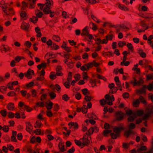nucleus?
Listing matches in <instances>:
<instances>
[{
  "label": "nucleus",
  "mask_w": 153,
  "mask_h": 153,
  "mask_svg": "<svg viewBox=\"0 0 153 153\" xmlns=\"http://www.w3.org/2000/svg\"><path fill=\"white\" fill-rule=\"evenodd\" d=\"M48 1L46 4V6L45 8V9H43V11L44 13L46 14H50V16L51 17H53L54 16L55 13L54 11H52L51 10V6L53 4V2L52 0H50Z\"/></svg>",
  "instance_id": "f257e3e1"
},
{
  "label": "nucleus",
  "mask_w": 153,
  "mask_h": 153,
  "mask_svg": "<svg viewBox=\"0 0 153 153\" xmlns=\"http://www.w3.org/2000/svg\"><path fill=\"white\" fill-rule=\"evenodd\" d=\"M144 78L142 76H140L139 78V80L137 81V79L135 77L134 78L133 80L131 81L130 83L131 84H133V86H135L136 85L140 86L141 84H143L144 82Z\"/></svg>",
  "instance_id": "f03ea898"
},
{
  "label": "nucleus",
  "mask_w": 153,
  "mask_h": 153,
  "mask_svg": "<svg viewBox=\"0 0 153 153\" xmlns=\"http://www.w3.org/2000/svg\"><path fill=\"white\" fill-rule=\"evenodd\" d=\"M115 116L116 120L120 121L123 119L124 115L121 111H117L115 112Z\"/></svg>",
  "instance_id": "7ed1b4c3"
},
{
  "label": "nucleus",
  "mask_w": 153,
  "mask_h": 153,
  "mask_svg": "<svg viewBox=\"0 0 153 153\" xmlns=\"http://www.w3.org/2000/svg\"><path fill=\"white\" fill-rule=\"evenodd\" d=\"M36 0H27L28 7L29 9L34 8L35 7Z\"/></svg>",
  "instance_id": "20e7f679"
},
{
  "label": "nucleus",
  "mask_w": 153,
  "mask_h": 153,
  "mask_svg": "<svg viewBox=\"0 0 153 153\" xmlns=\"http://www.w3.org/2000/svg\"><path fill=\"white\" fill-rule=\"evenodd\" d=\"M34 74L33 71L30 68L28 70L27 73L25 74V76L28 79H30L32 77V76Z\"/></svg>",
  "instance_id": "39448f33"
},
{
  "label": "nucleus",
  "mask_w": 153,
  "mask_h": 153,
  "mask_svg": "<svg viewBox=\"0 0 153 153\" xmlns=\"http://www.w3.org/2000/svg\"><path fill=\"white\" fill-rule=\"evenodd\" d=\"M25 126L26 130L29 133H30L33 129V126L30 122H25Z\"/></svg>",
  "instance_id": "423d86ee"
},
{
  "label": "nucleus",
  "mask_w": 153,
  "mask_h": 153,
  "mask_svg": "<svg viewBox=\"0 0 153 153\" xmlns=\"http://www.w3.org/2000/svg\"><path fill=\"white\" fill-rule=\"evenodd\" d=\"M69 128L73 129H72L75 130L77 129L78 128V125L77 123L73 122H70L68 124Z\"/></svg>",
  "instance_id": "0eeeda50"
},
{
  "label": "nucleus",
  "mask_w": 153,
  "mask_h": 153,
  "mask_svg": "<svg viewBox=\"0 0 153 153\" xmlns=\"http://www.w3.org/2000/svg\"><path fill=\"white\" fill-rule=\"evenodd\" d=\"M30 26V25L27 23H22L21 26V28L26 31L28 32L29 31V28Z\"/></svg>",
  "instance_id": "6e6552de"
},
{
  "label": "nucleus",
  "mask_w": 153,
  "mask_h": 153,
  "mask_svg": "<svg viewBox=\"0 0 153 153\" xmlns=\"http://www.w3.org/2000/svg\"><path fill=\"white\" fill-rule=\"evenodd\" d=\"M146 86L145 85H143V87L140 89L136 90V93L137 94H141L146 93Z\"/></svg>",
  "instance_id": "1a4fd4ad"
},
{
  "label": "nucleus",
  "mask_w": 153,
  "mask_h": 153,
  "mask_svg": "<svg viewBox=\"0 0 153 153\" xmlns=\"http://www.w3.org/2000/svg\"><path fill=\"white\" fill-rule=\"evenodd\" d=\"M89 33V28L88 26H86L82 30L81 35L82 36L87 35Z\"/></svg>",
  "instance_id": "9d476101"
},
{
  "label": "nucleus",
  "mask_w": 153,
  "mask_h": 153,
  "mask_svg": "<svg viewBox=\"0 0 153 153\" xmlns=\"http://www.w3.org/2000/svg\"><path fill=\"white\" fill-rule=\"evenodd\" d=\"M124 129V128L123 127H115L113 128V131L115 133L119 134V133L122 130Z\"/></svg>",
  "instance_id": "9b49d317"
},
{
  "label": "nucleus",
  "mask_w": 153,
  "mask_h": 153,
  "mask_svg": "<svg viewBox=\"0 0 153 153\" xmlns=\"http://www.w3.org/2000/svg\"><path fill=\"white\" fill-rule=\"evenodd\" d=\"M82 140L83 143L82 144L83 146H87L90 143L89 140L88 139L87 137H83L82 139H81Z\"/></svg>",
  "instance_id": "f8f14e48"
},
{
  "label": "nucleus",
  "mask_w": 153,
  "mask_h": 153,
  "mask_svg": "<svg viewBox=\"0 0 153 153\" xmlns=\"http://www.w3.org/2000/svg\"><path fill=\"white\" fill-rule=\"evenodd\" d=\"M152 112V110L151 109H149L148 113L145 114L143 117L142 118V120H147L150 116V114Z\"/></svg>",
  "instance_id": "ddd939ff"
},
{
  "label": "nucleus",
  "mask_w": 153,
  "mask_h": 153,
  "mask_svg": "<svg viewBox=\"0 0 153 153\" xmlns=\"http://www.w3.org/2000/svg\"><path fill=\"white\" fill-rule=\"evenodd\" d=\"M0 48L2 52H3V51L4 52H6L10 50L9 48L7 46L5 45H1Z\"/></svg>",
  "instance_id": "4468645a"
},
{
  "label": "nucleus",
  "mask_w": 153,
  "mask_h": 153,
  "mask_svg": "<svg viewBox=\"0 0 153 153\" xmlns=\"http://www.w3.org/2000/svg\"><path fill=\"white\" fill-rule=\"evenodd\" d=\"M58 147L60 151L62 152H63L66 151V149L65 148V146L63 143L59 142L58 144Z\"/></svg>",
  "instance_id": "2eb2a0df"
},
{
  "label": "nucleus",
  "mask_w": 153,
  "mask_h": 153,
  "mask_svg": "<svg viewBox=\"0 0 153 153\" xmlns=\"http://www.w3.org/2000/svg\"><path fill=\"white\" fill-rule=\"evenodd\" d=\"M2 10L4 12L6 13V15H8L9 13H8V8L7 7V4H5L3 5L2 6Z\"/></svg>",
  "instance_id": "dca6fc26"
},
{
  "label": "nucleus",
  "mask_w": 153,
  "mask_h": 153,
  "mask_svg": "<svg viewBox=\"0 0 153 153\" xmlns=\"http://www.w3.org/2000/svg\"><path fill=\"white\" fill-rule=\"evenodd\" d=\"M88 118L89 119L95 120L98 119V117L97 116L93 113L89 114H88Z\"/></svg>",
  "instance_id": "f3484780"
},
{
  "label": "nucleus",
  "mask_w": 153,
  "mask_h": 153,
  "mask_svg": "<svg viewBox=\"0 0 153 153\" xmlns=\"http://www.w3.org/2000/svg\"><path fill=\"white\" fill-rule=\"evenodd\" d=\"M42 126V123L40 120H37L34 124V127L35 128H39Z\"/></svg>",
  "instance_id": "a211bd4d"
},
{
  "label": "nucleus",
  "mask_w": 153,
  "mask_h": 153,
  "mask_svg": "<svg viewBox=\"0 0 153 153\" xmlns=\"http://www.w3.org/2000/svg\"><path fill=\"white\" fill-rule=\"evenodd\" d=\"M7 108L9 110L12 111L14 108V104L13 103H9L7 104Z\"/></svg>",
  "instance_id": "6ab92c4d"
},
{
  "label": "nucleus",
  "mask_w": 153,
  "mask_h": 153,
  "mask_svg": "<svg viewBox=\"0 0 153 153\" xmlns=\"http://www.w3.org/2000/svg\"><path fill=\"white\" fill-rule=\"evenodd\" d=\"M35 31L37 33L36 36L38 37H40L42 36V33L39 28L38 27H36L35 28Z\"/></svg>",
  "instance_id": "aec40b11"
},
{
  "label": "nucleus",
  "mask_w": 153,
  "mask_h": 153,
  "mask_svg": "<svg viewBox=\"0 0 153 153\" xmlns=\"http://www.w3.org/2000/svg\"><path fill=\"white\" fill-rule=\"evenodd\" d=\"M89 26L91 28L94 30H96L97 29V25L94 23L91 22L89 23Z\"/></svg>",
  "instance_id": "412c9836"
},
{
  "label": "nucleus",
  "mask_w": 153,
  "mask_h": 153,
  "mask_svg": "<svg viewBox=\"0 0 153 153\" xmlns=\"http://www.w3.org/2000/svg\"><path fill=\"white\" fill-rule=\"evenodd\" d=\"M33 132L37 135H43L44 134V131H42V132L41 129H37L34 130Z\"/></svg>",
  "instance_id": "4be33fe9"
},
{
  "label": "nucleus",
  "mask_w": 153,
  "mask_h": 153,
  "mask_svg": "<svg viewBox=\"0 0 153 153\" xmlns=\"http://www.w3.org/2000/svg\"><path fill=\"white\" fill-rule=\"evenodd\" d=\"M138 99H139V100L140 101V102L141 103L144 105L146 104L147 103L146 99L142 96H140L139 97V98Z\"/></svg>",
  "instance_id": "5701e85b"
},
{
  "label": "nucleus",
  "mask_w": 153,
  "mask_h": 153,
  "mask_svg": "<svg viewBox=\"0 0 153 153\" xmlns=\"http://www.w3.org/2000/svg\"><path fill=\"white\" fill-rule=\"evenodd\" d=\"M131 134H134V132L131 130L129 129L125 132L124 135L126 138H128L129 135Z\"/></svg>",
  "instance_id": "b1692460"
},
{
  "label": "nucleus",
  "mask_w": 153,
  "mask_h": 153,
  "mask_svg": "<svg viewBox=\"0 0 153 153\" xmlns=\"http://www.w3.org/2000/svg\"><path fill=\"white\" fill-rule=\"evenodd\" d=\"M53 39L55 41L59 42L61 40V39L59 36L58 35H54L52 36Z\"/></svg>",
  "instance_id": "393cba45"
},
{
  "label": "nucleus",
  "mask_w": 153,
  "mask_h": 153,
  "mask_svg": "<svg viewBox=\"0 0 153 153\" xmlns=\"http://www.w3.org/2000/svg\"><path fill=\"white\" fill-rule=\"evenodd\" d=\"M47 66L46 63L45 62L42 63L41 64L38 65L37 68L39 70H41L42 68H46Z\"/></svg>",
  "instance_id": "a878e982"
},
{
  "label": "nucleus",
  "mask_w": 153,
  "mask_h": 153,
  "mask_svg": "<svg viewBox=\"0 0 153 153\" xmlns=\"http://www.w3.org/2000/svg\"><path fill=\"white\" fill-rule=\"evenodd\" d=\"M140 103V101L139 100V99H137L133 102L132 105L134 107H138L139 106Z\"/></svg>",
  "instance_id": "bb28decb"
},
{
  "label": "nucleus",
  "mask_w": 153,
  "mask_h": 153,
  "mask_svg": "<svg viewBox=\"0 0 153 153\" xmlns=\"http://www.w3.org/2000/svg\"><path fill=\"white\" fill-rule=\"evenodd\" d=\"M48 1L50 0H46V2L45 4H41L40 3H39L37 4L38 6L40 7V9L41 10H42L44 8V9H45V7H47L46 6V4Z\"/></svg>",
  "instance_id": "cd10ccee"
},
{
  "label": "nucleus",
  "mask_w": 153,
  "mask_h": 153,
  "mask_svg": "<svg viewBox=\"0 0 153 153\" xmlns=\"http://www.w3.org/2000/svg\"><path fill=\"white\" fill-rule=\"evenodd\" d=\"M104 56H108L109 57L111 56H113L114 54V53H113L111 51H109L108 52H105L103 53Z\"/></svg>",
  "instance_id": "c85d7f7f"
},
{
  "label": "nucleus",
  "mask_w": 153,
  "mask_h": 153,
  "mask_svg": "<svg viewBox=\"0 0 153 153\" xmlns=\"http://www.w3.org/2000/svg\"><path fill=\"white\" fill-rule=\"evenodd\" d=\"M53 103L51 102H50L47 105H46V107L48 110H50L52 108Z\"/></svg>",
  "instance_id": "c756f323"
},
{
  "label": "nucleus",
  "mask_w": 153,
  "mask_h": 153,
  "mask_svg": "<svg viewBox=\"0 0 153 153\" xmlns=\"http://www.w3.org/2000/svg\"><path fill=\"white\" fill-rule=\"evenodd\" d=\"M22 7L21 8L22 10H25V8L28 7V4H27V2H26L24 1H23L22 2Z\"/></svg>",
  "instance_id": "7c9ffc66"
},
{
  "label": "nucleus",
  "mask_w": 153,
  "mask_h": 153,
  "mask_svg": "<svg viewBox=\"0 0 153 153\" xmlns=\"http://www.w3.org/2000/svg\"><path fill=\"white\" fill-rule=\"evenodd\" d=\"M30 21L33 23H36L37 21L38 20V19L37 17L35 16H33L32 18L30 19Z\"/></svg>",
  "instance_id": "2f4dec72"
},
{
  "label": "nucleus",
  "mask_w": 153,
  "mask_h": 153,
  "mask_svg": "<svg viewBox=\"0 0 153 153\" xmlns=\"http://www.w3.org/2000/svg\"><path fill=\"white\" fill-rule=\"evenodd\" d=\"M45 106V103L42 102H38L36 103V107H43Z\"/></svg>",
  "instance_id": "473e14b6"
},
{
  "label": "nucleus",
  "mask_w": 153,
  "mask_h": 153,
  "mask_svg": "<svg viewBox=\"0 0 153 153\" xmlns=\"http://www.w3.org/2000/svg\"><path fill=\"white\" fill-rule=\"evenodd\" d=\"M118 89L116 87H114L112 89L110 90L109 91V94H112L116 92Z\"/></svg>",
  "instance_id": "72a5a7b5"
},
{
  "label": "nucleus",
  "mask_w": 153,
  "mask_h": 153,
  "mask_svg": "<svg viewBox=\"0 0 153 153\" xmlns=\"http://www.w3.org/2000/svg\"><path fill=\"white\" fill-rule=\"evenodd\" d=\"M8 10V13L9 14L7 15L10 14L11 15H14L15 12L12 8H9Z\"/></svg>",
  "instance_id": "f704fd0d"
},
{
  "label": "nucleus",
  "mask_w": 153,
  "mask_h": 153,
  "mask_svg": "<svg viewBox=\"0 0 153 153\" xmlns=\"http://www.w3.org/2000/svg\"><path fill=\"white\" fill-rule=\"evenodd\" d=\"M136 114L138 117H140L144 114V112L142 110H138L136 111Z\"/></svg>",
  "instance_id": "c9c22d12"
},
{
  "label": "nucleus",
  "mask_w": 153,
  "mask_h": 153,
  "mask_svg": "<svg viewBox=\"0 0 153 153\" xmlns=\"http://www.w3.org/2000/svg\"><path fill=\"white\" fill-rule=\"evenodd\" d=\"M146 77L147 80H153V74H150L146 75Z\"/></svg>",
  "instance_id": "e433bc0d"
},
{
  "label": "nucleus",
  "mask_w": 153,
  "mask_h": 153,
  "mask_svg": "<svg viewBox=\"0 0 153 153\" xmlns=\"http://www.w3.org/2000/svg\"><path fill=\"white\" fill-rule=\"evenodd\" d=\"M49 95L52 99H54L56 97V94L53 92L49 93Z\"/></svg>",
  "instance_id": "4c0bfd02"
},
{
  "label": "nucleus",
  "mask_w": 153,
  "mask_h": 153,
  "mask_svg": "<svg viewBox=\"0 0 153 153\" xmlns=\"http://www.w3.org/2000/svg\"><path fill=\"white\" fill-rule=\"evenodd\" d=\"M118 7L120 9L123 10L125 11H127L128 10V9L127 7H125L124 5L122 4H119L118 6Z\"/></svg>",
  "instance_id": "58836bf2"
},
{
  "label": "nucleus",
  "mask_w": 153,
  "mask_h": 153,
  "mask_svg": "<svg viewBox=\"0 0 153 153\" xmlns=\"http://www.w3.org/2000/svg\"><path fill=\"white\" fill-rule=\"evenodd\" d=\"M147 149V148L145 146H141L140 148L138 149L137 152H141V151H145Z\"/></svg>",
  "instance_id": "ea45409f"
},
{
  "label": "nucleus",
  "mask_w": 153,
  "mask_h": 153,
  "mask_svg": "<svg viewBox=\"0 0 153 153\" xmlns=\"http://www.w3.org/2000/svg\"><path fill=\"white\" fill-rule=\"evenodd\" d=\"M24 108L26 110L27 112H30L33 110L32 108L26 105H24Z\"/></svg>",
  "instance_id": "a19ab883"
},
{
  "label": "nucleus",
  "mask_w": 153,
  "mask_h": 153,
  "mask_svg": "<svg viewBox=\"0 0 153 153\" xmlns=\"http://www.w3.org/2000/svg\"><path fill=\"white\" fill-rule=\"evenodd\" d=\"M93 99V97H92L88 95L85 96L84 98L85 100L86 101H90Z\"/></svg>",
  "instance_id": "79ce46f5"
},
{
  "label": "nucleus",
  "mask_w": 153,
  "mask_h": 153,
  "mask_svg": "<svg viewBox=\"0 0 153 153\" xmlns=\"http://www.w3.org/2000/svg\"><path fill=\"white\" fill-rule=\"evenodd\" d=\"M74 142L76 144L79 146L80 147L81 146H82V148L83 147L82 143H81V142L79 141L76 140H74Z\"/></svg>",
  "instance_id": "37998d69"
},
{
  "label": "nucleus",
  "mask_w": 153,
  "mask_h": 153,
  "mask_svg": "<svg viewBox=\"0 0 153 153\" xmlns=\"http://www.w3.org/2000/svg\"><path fill=\"white\" fill-rule=\"evenodd\" d=\"M62 99L65 101H67L69 100L70 98L66 94H64L62 97Z\"/></svg>",
  "instance_id": "c03bdc74"
},
{
  "label": "nucleus",
  "mask_w": 153,
  "mask_h": 153,
  "mask_svg": "<svg viewBox=\"0 0 153 153\" xmlns=\"http://www.w3.org/2000/svg\"><path fill=\"white\" fill-rule=\"evenodd\" d=\"M96 77L98 79H102L104 81H105L107 80V79L105 77L103 76H101L99 74H97Z\"/></svg>",
  "instance_id": "a18cd8bd"
},
{
  "label": "nucleus",
  "mask_w": 153,
  "mask_h": 153,
  "mask_svg": "<svg viewBox=\"0 0 153 153\" xmlns=\"http://www.w3.org/2000/svg\"><path fill=\"white\" fill-rule=\"evenodd\" d=\"M72 80V72H69L68 74L67 80L68 81L71 82Z\"/></svg>",
  "instance_id": "49530a36"
},
{
  "label": "nucleus",
  "mask_w": 153,
  "mask_h": 153,
  "mask_svg": "<svg viewBox=\"0 0 153 153\" xmlns=\"http://www.w3.org/2000/svg\"><path fill=\"white\" fill-rule=\"evenodd\" d=\"M54 72H51L50 76L49 77L51 79L53 80L55 79L56 77V74H52V73H53Z\"/></svg>",
  "instance_id": "de8ad7c7"
},
{
  "label": "nucleus",
  "mask_w": 153,
  "mask_h": 153,
  "mask_svg": "<svg viewBox=\"0 0 153 153\" xmlns=\"http://www.w3.org/2000/svg\"><path fill=\"white\" fill-rule=\"evenodd\" d=\"M2 129L4 132H7L9 131V128L8 126L5 125L2 127Z\"/></svg>",
  "instance_id": "09e8293b"
},
{
  "label": "nucleus",
  "mask_w": 153,
  "mask_h": 153,
  "mask_svg": "<svg viewBox=\"0 0 153 153\" xmlns=\"http://www.w3.org/2000/svg\"><path fill=\"white\" fill-rule=\"evenodd\" d=\"M119 136V134L117 133L115 134L114 133H111V137L113 139H116L117 136Z\"/></svg>",
  "instance_id": "8fccbe9b"
},
{
  "label": "nucleus",
  "mask_w": 153,
  "mask_h": 153,
  "mask_svg": "<svg viewBox=\"0 0 153 153\" xmlns=\"http://www.w3.org/2000/svg\"><path fill=\"white\" fill-rule=\"evenodd\" d=\"M96 80L95 79L90 80V83H91L92 86L93 87H94V86H96Z\"/></svg>",
  "instance_id": "3c124183"
},
{
  "label": "nucleus",
  "mask_w": 153,
  "mask_h": 153,
  "mask_svg": "<svg viewBox=\"0 0 153 153\" xmlns=\"http://www.w3.org/2000/svg\"><path fill=\"white\" fill-rule=\"evenodd\" d=\"M80 69L82 71H88V67L87 66V65L86 64H85L82 66L81 67Z\"/></svg>",
  "instance_id": "603ef678"
},
{
  "label": "nucleus",
  "mask_w": 153,
  "mask_h": 153,
  "mask_svg": "<svg viewBox=\"0 0 153 153\" xmlns=\"http://www.w3.org/2000/svg\"><path fill=\"white\" fill-rule=\"evenodd\" d=\"M82 91L83 95L85 96L89 93V91L87 88H84L82 90Z\"/></svg>",
  "instance_id": "864d4df0"
},
{
  "label": "nucleus",
  "mask_w": 153,
  "mask_h": 153,
  "mask_svg": "<svg viewBox=\"0 0 153 153\" xmlns=\"http://www.w3.org/2000/svg\"><path fill=\"white\" fill-rule=\"evenodd\" d=\"M44 79L45 78L44 76H41L40 75V76H38L37 77L36 80L37 81H43Z\"/></svg>",
  "instance_id": "5fc2aeb1"
},
{
  "label": "nucleus",
  "mask_w": 153,
  "mask_h": 153,
  "mask_svg": "<svg viewBox=\"0 0 153 153\" xmlns=\"http://www.w3.org/2000/svg\"><path fill=\"white\" fill-rule=\"evenodd\" d=\"M113 35L112 34H108L105 36V38L108 40H111L113 38Z\"/></svg>",
  "instance_id": "6e6d98bb"
},
{
  "label": "nucleus",
  "mask_w": 153,
  "mask_h": 153,
  "mask_svg": "<svg viewBox=\"0 0 153 153\" xmlns=\"http://www.w3.org/2000/svg\"><path fill=\"white\" fill-rule=\"evenodd\" d=\"M135 127L136 125L133 123H130L129 125V129H134L135 128Z\"/></svg>",
  "instance_id": "4d7b16f0"
},
{
  "label": "nucleus",
  "mask_w": 153,
  "mask_h": 153,
  "mask_svg": "<svg viewBox=\"0 0 153 153\" xmlns=\"http://www.w3.org/2000/svg\"><path fill=\"white\" fill-rule=\"evenodd\" d=\"M8 88L10 90H13V87L12 85L11 82H10L7 85Z\"/></svg>",
  "instance_id": "13d9d810"
},
{
  "label": "nucleus",
  "mask_w": 153,
  "mask_h": 153,
  "mask_svg": "<svg viewBox=\"0 0 153 153\" xmlns=\"http://www.w3.org/2000/svg\"><path fill=\"white\" fill-rule=\"evenodd\" d=\"M91 17L94 21H95L99 23L100 22V20L97 19V18L93 14H91Z\"/></svg>",
  "instance_id": "bf43d9fd"
},
{
  "label": "nucleus",
  "mask_w": 153,
  "mask_h": 153,
  "mask_svg": "<svg viewBox=\"0 0 153 153\" xmlns=\"http://www.w3.org/2000/svg\"><path fill=\"white\" fill-rule=\"evenodd\" d=\"M70 82L68 81L65 82L64 85L66 88L68 89L70 88Z\"/></svg>",
  "instance_id": "052dcab7"
},
{
  "label": "nucleus",
  "mask_w": 153,
  "mask_h": 153,
  "mask_svg": "<svg viewBox=\"0 0 153 153\" xmlns=\"http://www.w3.org/2000/svg\"><path fill=\"white\" fill-rule=\"evenodd\" d=\"M126 42L124 41H120L118 43V45L119 47H122L124 45H126Z\"/></svg>",
  "instance_id": "680f3d73"
},
{
  "label": "nucleus",
  "mask_w": 153,
  "mask_h": 153,
  "mask_svg": "<svg viewBox=\"0 0 153 153\" xmlns=\"http://www.w3.org/2000/svg\"><path fill=\"white\" fill-rule=\"evenodd\" d=\"M82 112L83 113H86L88 111L86 105L83 106L82 108Z\"/></svg>",
  "instance_id": "e2e57ef3"
},
{
  "label": "nucleus",
  "mask_w": 153,
  "mask_h": 153,
  "mask_svg": "<svg viewBox=\"0 0 153 153\" xmlns=\"http://www.w3.org/2000/svg\"><path fill=\"white\" fill-rule=\"evenodd\" d=\"M76 98L77 100H79L81 99V94L79 93H77L75 95Z\"/></svg>",
  "instance_id": "0e129e2a"
},
{
  "label": "nucleus",
  "mask_w": 153,
  "mask_h": 153,
  "mask_svg": "<svg viewBox=\"0 0 153 153\" xmlns=\"http://www.w3.org/2000/svg\"><path fill=\"white\" fill-rule=\"evenodd\" d=\"M0 113L1 115L4 117H5L7 115V112L5 110H2L0 111Z\"/></svg>",
  "instance_id": "69168bd1"
},
{
  "label": "nucleus",
  "mask_w": 153,
  "mask_h": 153,
  "mask_svg": "<svg viewBox=\"0 0 153 153\" xmlns=\"http://www.w3.org/2000/svg\"><path fill=\"white\" fill-rule=\"evenodd\" d=\"M31 92L32 96L33 97H35L36 96L37 93L35 90L33 89L31 91Z\"/></svg>",
  "instance_id": "338daca9"
},
{
  "label": "nucleus",
  "mask_w": 153,
  "mask_h": 153,
  "mask_svg": "<svg viewBox=\"0 0 153 153\" xmlns=\"http://www.w3.org/2000/svg\"><path fill=\"white\" fill-rule=\"evenodd\" d=\"M147 88L149 91H151L153 89V82L152 83L150 84L147 87Z\"/></svg>",
  "instance_id": "774afa93"
}]
</instances>
